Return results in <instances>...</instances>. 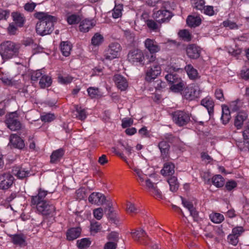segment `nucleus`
Masks as SVG:
<instances>
[{"mask_svg": "<svg viewBox=\"0 0 249 249\" xmlns=\"http://www.w3.org/2000/svg\"><path fill=\"white\" fill-rule=\"evenodd\" d=\"M37 192L36 195L31 196V207L36 209V212L43 217H52L55 213L56 207L54 203L46 199L48 191L39 188Z\"/></svg>", "mask_w": 249, "mask_h": 249, "instance_id": "nucleus-1", "label": "nucleus"}, {"mask_svg": "<svg viewBox=\"0 0 249 249\" xmlns=\"http://www.w3.org/2000/svg\"><path fill=\"white\" fill-rule=\"evenodd\" d=\"M34 17L39 20L36 27V32L38 35L42 36L49 35L53 31L54 23L57 20L56 17L41 12H36Z\"/></svg>", "mask_w": 249, "mask_h": 249, "instance_id": "nucleus-2", "label": "nucleus"}, {"mask_svg": "<svg viewBox=\"0 0 249 249\" xmlns=\"http://www.w3.org/2000/svg\"><path fill=\"white\" fill-rule=\"evenodd\" d=\"M20 45L15 42L7 40L0 45V54L3 60H8L18 56Z\"/></svg>", "mask_w": 249, "mask_h": 249, "instance_id": "nucleus-3", "label": "nucleus"}, {"mask_svg": "<svg viewBox=\"0 0 249 249\" xmlns=\"http://www.w3.org/2000/svg\"><path fill=\"white\" fill-rule=\"evenodd\" d=\"M165 78L170 85V89L174 92H180L183 90L185 87V82L176 72H174L166 74Z\"/></svg>", "mask_w": 249, "mask_h": 249, "instance_id": "nucleus-4", "label": "nucleus"}, {"mask_svg": "<svg viewBox=\"0 0 249 249\" xmlns=\"http://www.w3.org/2000/svg\"><path fill=\"white\" fill-rule=\"evenodd\" d=\"M144 46L149 53V55H146L148 59L147 63L154 62L157 59L156 53L160 52L161 50L159 43L155 39L147 38L144 41Z\"/></svg>", "mask_w": 249, "mask_h": 249, "instance_id": "nucleus-5", "label": "nucleus"}, {"mask_svg": "<svg viewBox=\"0 0 249 249\" xmlns=\"http://www.w3.org/2000/svg\"><path fill=\"white\" fill-rule=\"evenodd\" d=\"M127 60L133 65L143 66L145 65L144 53L139 48L129 50L127 55Z\"/></svg>", "mask_w": 249, "mask_h": 249, "instance_id": "nucleus-6", "label": "nucleus"}, {"mask_svg": "<svg viewBox=\"0 0 249 249\" xmlns=\"http://www.w3.org/2000/svg\"><path fill=\"white\" fill-rule=\"evenodd\" d=\"M122 48L121 45L116 42H111L104 50L103 57L101 58L102 61L111 60L117 58L121 52Z\"/></svg>", "mask_w": 249, "mask_h": 249, "instance_id": "nucleus-7", "label": "nucleus"}, {"mask_svg": "<svg viewBox=\"0 0 249 249\" xmlns=\"http://www.w3.org/2000/svg\"><path fill=\"white\" fill-rule=\"evenodd\" d=\"M173 122L178 126L187 125L191 121V114L185 110H177L171 113Z\"/></svg>", "mask_w": 249, "mask_h": 249, "instance_id": "nucleus-8", "label": "nucleus"}, {"mask_svg": "<svg viewBox=\"0 0 249 249\" xmlns=\"http://www.w3.org/2000/svg\"><path fill=\"white\" fill-rule=\"evenodd\" d=\"M4 123L7 127L12 131H18L23 129V126L19 120V115L17 111L7 114Z\"/></svg>", "mask_w": 249, "mask_h": 249, "instance_id": "nucleus-9", "label": "nucleus"}, {"mask_svg": "<svg viewBox=\"0 0 249 249\" xmlns=\"http://www.w3.org/2000/svg\"><path fill=\"white\" fill-rule=\"evenodd\" d=\"M131 234L133 240L140 245L145 246L150 242L146 232L142 229L133 230Z\"/></svg>", "mask_w": 249, "mask_h": 249, "instance_id": "nucleus-10", "label": "nucleus"}, {"mask_svg": "<svg viewBox=\"0 0 249 249\" xmlns=\"http://www.w3.org/2000/svg\"><path fill=\"white\" fill-rule=\"evenodd\" d=\"M182 96L184 99L193 101L198 98L200 96V90H197L194 84L189 85L183 89Z\"/></svg>", "mask_w": 249, "mask_h": 249, "instance_id": "nucleus-11", "label": "nucleus"}, {"mask_svg": "<svg viewBox=\"0 0 249 249\" xmlns=\"http://www.w3.org/2000/svg\"><path fill=\"white\" fill-rule=\"evenodd\" d=\"M161 69L159 64H156L149 67L145 75V80L148 82H151L161 73Z\"/></svg>", "mask_w": 249, "mask_h": 249, "instance_id": "nucleus-12", "label": "nucleus"}, {"mask_svg": "<svg viewBox=\"0 0 249 249\" xmlns=\"http://www.w3.org/2000/svg\"><path fill=\"white\" fill-rule=\"evenodd\" d=\"M202 49L196 44H188L186 48V54L192 59H197L201 55Z\"/></svg>", "mask_w": 249, "mask_h": 249, "instance_id": "nucleus-13", "label": "nucleus"}, {"mask_svg": "<svg viewBox=\"0 0 249 249\" xmlns=\"http://www.w3.org/2000/svg\"><path fill=\"white\" fill-rule=\"evenodd\" d=\"M14 178L10 173H3L0 174V189L7 190L14 183Z\"/></svg>", "mask_w": 249, "mask_h": 249, "instance_id": "nucleus-14", "label": "nucleus"}, {"mask_svg": "<svg viewBox=\"0 0 249 249\" xmlns=\"http://www.w3.org/2000/svg\"><path fill=\"white\" fill-rule=\"evenodd\" d=\"M158 147L160 152V158L163 161H168L170 159V145L165 141L164 140H161L159 142Z\"/></svg>", "mask_w": 249, "mask_h": 249, "instance_id": "nucleus-15", "label": "nucleus"}, {"mask_svg": "<svg viewBox=\"0 0 249 249\" xmlns=\"http://www.w3.org/2000/svg\"><path fill=\"white\" fill-rule=\"evenodd\" d=\"M172 17L171 12L164 9H160L154 12L153 15V17L160 24L168 21Z\"/></svg>", "mask_w": 249, "mask_h": 249, "instance_id": "nucleus-16", "label": "nucleus"}, {"mask_svg": "<svg viewBox=\"0 0 249 249\" xmlns=\"http://www.w3.org/2000/svg\"><path fill=\"white\" fill-rule=\"evenodd\" d=\"M73 110L72 111L73 117L82 122L86 119L88 113L87 108H84L80 105H74Z\"/></svg>", "mask_w": 249, "mask_h": 249, "instance_id": "nucleus-17", "label": "nucleus"}, {"mask_svg": "<svg viewBox=\"0 0 249 249\" xmlns=\"http://www.w3.org/2000/svg\"><path fill=\"white\" fill-rule=\"evenodd\" d=\"M12 174L18 178L23 179L31 176V170L23 168L21 166H14L12 170Z\"/></svg>", "mask_w": 249, "mask_h": 249, "instance_id": "nucleus-18", "label": "nucleus"}, {"mask_svg": "<svg viewBox=\"0 0 249 249\" xmlns=\"http://www.w3.org/2000/svg\"><path fill=\"white\" fill-rule=\"evenodd\" d=\"M165 161V162L163 164L162 168L160 171L161 175L166 178L174 176L175 172V164L169 160Z\"/></svg>", "mask_w": 249, "mask_h": 249, "instance_id": "nucleus-19", "label": "nucleus"}, {"mask_svg": "<svg viewBox=\"0 0 249 249\" xmlns=\"http://www.w3.org/2000/svg\"><path fill=\"white\" fill-rule=\"evenodd\" d=\"M13 23L19 28L23 27L26 23V17L23 13L19 11H13L11 14Z\"/></svg>", "mask_w": 249, "mask_h": 249, "instance_id": "nucleus-20", "label": "nucleus"}, {"mask_svg": "<svg viewBox=\"0 0 249 249\" xmlns=\"http://www.w3.org/2000/svg\"><path fill=\"white\" fill-rule=\"evenodd\" d=\"M113 80L117 88L121 91L125 90L128 87V82L126 79L120 74H115Z\"/></svg>", "mask_w": 249, "mask_h": 249, "instance_id": "nucleus-21", "label": "nucleus"}, {"mask_svg": "<svg viewBox=\"0 0 249 249\" xmlns=\"http://www.w3.org/2000/svg\"><path fill=\"white\" fill-rule=\"evenodd\" d=\"M82 229L80 227H72L68 229L66 232V240L72 241L81 236Z\"/></svg>", "mask_w": 249, "mask_h": 249, "instance_id": "nucleus-22", "label": "nucleus"}, {"mask_svg": "<svg viewBox=\"0 0 249 249\" xmlns=\"http://www.w3.org/2000/svg\"><path fill=\"white\" fill-rule=\"evenodd\" d=\"M106 200V198L103 194L97 192H93L88 198V200L90 203L97 205L103 204Z\"/></svg>", "mask_w": 249, "mask_h": 249, "instance_id": "nucleus-23", "label": "nucleus"}, {"mask_svg": "<svg viewBox=\"0 0 249 249\" xmlns=\"http://www.w3.org/2000/svg\"><path fill=\"white\" fill-rule=\"evenodd\" d=\"M134 175L136 176V179L139 185L144 189H146L149 185L152 184V182L147 178L146 175L143 173L141 170L138 171V172Z\"/></svg>", "mask_w": 249, "mask_h": 249, "instance_id": "nucleus-24", "label": "nucleus"}, {"mask_svg": "<svg viewBox=\"0 0 249 249\" xmlns=\"http://www.w3.org/2000/svg\"><path fill=\"white\" fill-rule=\"evenodd\" d=\"M200 104L207 108L210 116H213L215 104L213 99L211 97L207 96L202 99Z\"/></svg>", "mask_w": 249, "mask_h": 249, "instance_id": "nucleus-25", "label": "nucleus"}, {"mask_svg": "<svg viewBox=\"0 0 249 249\" xmlns=\"http://www.w3.org/2000/svg\"><path fill=\"white\" fill-rule=\"evenodd\" d=\"M65 150L63 148H60L54 150L50 156V162L51 164L58 163L65 155Z\"/></svg>", "mask_w": 249, "mask_h": 249, "instance_id": "nucleus-26", "label": "nucleus"}, {"mask_svg": "<svg viewBox=\"0 0 249 249\" xmlns=\"http://www.w3.org/2000/svg\"><path fill=\"white\" fill-rule=\"evenodd\" d=\"M248 115L245 112L241 111L237 113L235 117L234 125L237 129H241L243 125L244 122L248 119Z\"/></svg>", "mask_w": 249, "mask_h": 249, "instance_id": "nucleus-27", "label": "nucleus"}, {"mask_svg": "<svg viewBox=\"0 0 249 249\" xmlns=\"http://www.w3.org/2000/svg\"><path fill=\"white\" fill-rule=\"evenodd\" d=\"M95 25V24L93 22L92 19L86 18L81 20L79 25V30L81 32L86 33L88 32Z\"/></svg>", "mask_w": 249, "mask_h": 249, "instance_id": "nucleus-28", "label": "nucleus"}, {"mask_svg": "<svg viewBox=\"0 0 249 249\" xmlns=\"http://www.w3.org/2000/svg\"><path fill=\"white\" fill-rule=\"evenodd\" d=\"M141 212L140 208L135 204L128 201L126 204V213L131 216L134 217Z\"/></svg>", "mask_w": 249, "mask_h": 249, "instance_id": "nucleus-29", "label": "nucleus"}, {"mask_svg": "<svg viewBox=\"0 0 249 249\" xmlns=\"http://www.w3.org/2000/svg\"><path fill=\"white\" fill-rule=\"evenodd\" d=\"M59 48L62 55L65 57L69 56L72 48V44L69 41H61Z\"/></svg>", "mask_w": 249, "mask_h": 249, "instance_id": "nucleus-30", "label": "nucleus"}, {"mask_svg": "<svg viewBox=\"0 0 249 249\" xmlns=\"http://www.w3.org/2000/svg\"><path fill=\"white\" fill-rule=\"evenodd\" d=\"M202 22L201 18L199 15H189L186 19V23L191 28H196L199 26Z\"/></svg>", "mask_w": 249, "mask_h": 249, "instance_id": "nucleus-31", "label": "nucleus"}, {"mask_svg": "<svg viewBox=\"0 0 249 249\" xmlns=\"http://www.w3.org/2000/svg\"><path fill=\"white\" fill-rule=\"evenodd\" d=\"M146 189H147L150 194L156 199L158 200L162 199L163 196L162 193L157 188L156 183L152 182V184L149 185Z\"/></svg>", "mask_w": 249, "mask_h": 249, "instance_id": "nucleus-32", "label": "nucleus"}, {"mask_svg": "<svg viewBox=\"0 0 249 249\" xmlns=\"http://www.w3.org/2000/svg\"><path fill=\"white\" fill-rule=\"evenodd\" d=\"M10 142L15 147L22 149L25 147L24 141L17 134L10 136Z\"/></svg>", "mask_w": 249, "mask_h": 249, "instance_id": "nucleus-33", "label": "nucleus"}, {"mask_svg": "<svg viewBox=\"0 0 249 249\" xmlns=\"http://www.w3.org/2000/svg\"><path fill=\"white\" fill-rule=\"evenodd\" d=\"M10 237L12 240V243L16 245H18L19 246H25L26 243V237L25 236L21 234H15L10 235Z\"/></svg>", "mask_w": 249, "mask_h": 249, "instance_id": "nucleus-34", "label": "nucleus"}, {"mask_svg": "<svg viewBox=\"0 0 249 249\" xmlns=\"http://www.w3.org/2000/svg\"><path fill=\"white\" fill-rule=\"evenodd\" d=\"M184 70L190 79L196 80L200 77L197 71L191 64L187 65L185 67Z\"/></svg>", "mask_w": 249, "mask_h": 249, "instance_id": "nucleus-35", "label": "nucleus"}, {"mask_svg": "<svg viewBox=\"0 0 249 249\" xmlns=\"http://www.w3.org/2000/svg\"><path fill=\"white\" fill-rule=\"evenodd\" d=\"M166 181L169 185L170 190L171 192L174 193L178 190L180 184L178 181L177 177L173 176L168 177L167 178Z\"/></svg>", "mask_w": 249, "mask_h": 249, "instance_id": "nucleus-36", "label": "nucleus"}, {"mask_svg": "<svg viewBox=\"0 0 249 249\" xmlns=\"http://www.w3.org/2000/svg\"><path fill=\"white\" fill-rule=\"evenodd\" d=\"M104 41V37L99 33H96L91 39V44L94 47L100 46Z\"/></svg>", "mask_w": 249, "mask_h": 249, "instance_id": "nucleus-37", "label": "nucleus"}, {"mask_svg": "<svg viewBox=\"0 0 249 249\" xmlns=\"http://www.w3.org/2000/svg\"><path fill=\"white\" fill-rule=\"evenodd\" d=\"M212 182L217 188L222 187L225 182L224 178L220 175H215L212 178Z\"/></svg>", "mask_w": 249, "mask_h": 249, "instance_id": "nucleus-38", "label": "nucleus"}, {"mask_svg": "<svg viewBox=\"0 0 249 249\" xmlns=\"http://www.w3.org/2000/svg\"><path fill=\"white\" fill-rule=\"evenodd\" d=\"M52 83V79L51 77L47 75H43L40 79L39 84V86L42 89L51 86Z\"/></svg>", "mask_w": 249, "mask_h": 249, "instance_id": "nucleus-39", "label": "nucleus"}, {"mask_svg": "<svg viewBox=\"0 0 249 249\" xmlns=\"http://www.w3.org/2000/svg\"><path fill=\"white\" fill-rule=\"evenodd\" d=\"M91 242L89 238H84L76 241V245L79 249H86L88 248Z\"/></svg>", "mask_w": 249, "mask_h": 249, "instance_id": "nucleus-40", "label": "nucleus"}, {"mask_svg": "<svg viewBox=\"0 0 249 249\" xmlns=\"http://www.w3.org/2000/svg\"><path fill=\"white\" fill-rule=\"evenodd\" d=\"M102 226L100 223L93 219L90 221V232L91 234H95L100 232L102 230Z\"/></svg>", "mask_w": 249, "mask_h": 249, "instance_id": "nucleus-41", "label": "nucleus"}, {"mask_svg": "<svg viewBox=\"0 0 249 249\" xmlns=\"http://www.w3.org/2000/svg\"><path fill=\"white\" fill-rule=\"evenodd\" d=\"M209 218L212 222L215 224H220L224 220V215L216 212H213L210 214Z\"/></svg>", "mask_w": 249, "mask_h": 249, "instance_id": "nucleus-42", "label": "nucleus"}, {"mask_svg": "<svg viewBox=\"0 0 249 249\" xmlns=\"http://www.w3.org/2000/svg\"><path fill=\"white\" fill-rule=\"evenodd\" d=\"M73 79L74 77L70 74H60L58 76V82L64 85L70 84L72 82Z\"/></svg>", "mask_w": 249, "mask_h": 249, "instance_id": "nucleus-43", "label": "nucleus"}, {"mask_svg": "<svg viewBox=\"0 0 249 249\" xmlns=\"http://www.w3.org/2000/svg\"><path fill=\"white\" fill-rule=\"evenodd\" d=\"M66 20L69 25L77 24L80 22L81 18L79 15L73 14L68 16Z\"/></svg>", "mask_w": 249, "mask_h": 249, "instance_id": "nucleus-44", "label": "nucleus"}, {"mask_svg": "<svg viewBox=\"0 0 249 249\" xmlns=\"http://www.w3.org/2000/svg\"><path fill=\"white\" fill-rule=\"evenodd\" d=\"M123 5L121 4H115L112 10V16L114 18H121L122 16Z\"/></svg>", "mask_w": 249, "mask_h": 249, "instance_id": "nucleus-45", "label": "nucleus"}, {"mask_svg": "<svg viewBox=\"0 0 249 249\" xmlns=\"http://www.w3.org/2000/svg\"><path fill=\"white\" fill-rule=\"evenodd\" d=\"M178 36L183 40L185 41H190L192 39V35L187 29H182L179 31L178 33Z\"/></svg>", "mask_w": 249, "mask_h": 249, "instance_id": "nucleus-46", "label": "nucleus"}, {"mask_svg": "<svg viewBox=\"0 0 249 249\" xmlns=\"http://www.w3.org/2000/svg\"><path fill=\"white\" fill-rule=\"evenodd\" d=\"M88 96L91 99L98 98L100 96V93L99 88L96 87H90L87 89Z\"/></svg>", "mask_w": 249, "mask_h": 249, "instance_id": "nucleus-47", "label": "nucleus"}, {"mask_svg": "<svg viewBox=\"0 0 249 249\" xmlns=\"http://www.w3.org/2000/svg\"><path fill=\"white\" fill-rule=\"evenodd\" d=\"M191 3L194 9L203 11L205 4V0H191Z\"/></svg>", "mask_w": 249, "mask_h": 249, "instance_id": "nucleus-48", "label": "nucleus"}, {"mask_svg": "<svg viewBox=\"0 0 249 249\" xmlns=\"http://www.w3.org/2000/svg\"><path fill=\"white\" fill-rule=\"evenodd\" d=\"M55 119V115L52 113H44L40 116V120L44 123H51Z\"/></svg>", "mask_w": 249, "mask_h": 249, "instance_id": "nucleus-49", "label": "nucleus"}, {"mask_svg": "<svg viewBox=\"0 0 249 249\" xmlns=\"http://www.w3.org/2000/svg\"><path fill=\"white\" fill-rule=\"evenodd\" d=\"M221 25L223 27L228 28L230 30L238 29L239 27L236 22L232 21L229 19L223 21Z\"/></svg>", "mask_w": 249, "mask_h": 249, "instance_id": "nucleus-50", "label": "nucleus"}, {"mask_svg": "<svg viewBox=\"0 0 249 249\" xmlns=\"http://www.w3.org/2000/svg\"><path fill=\"white\" fill-rule=\"evenodd\" d=\"M201 160L206 164H213V159L208 154L207 152H202L200 153Z\"/></svg>", "mask_w": 249, "mask_h": 249, "instance_id": "nucleus-51", "label": "nucleus"}, {"mask_svg": "<svg viewBox=\"0 0 249 249\" xmlns=\"http://www.w3.org/2000/svg\"><path fill=\"white\" fill-rule=\"evenodd\" d=\"M190 215L193 217V220L197 223H199L203 220V218L199 216V213L195 207L189 211Z\"/></svg>", "mask_w": 249, "mask_h": 249, "instance_id": "nucleus-52", "label": "nucleus"}, {"mask_svg": "<svg viewBox=\"0 0 249 249\" xmlns=\"http://www.w3.org/2000/svg\"><path fill=\"white\" fill-rule=\"evenodd\" d=\"M18 26L14 23H9L6 29L7 34L10 36L16 35L18 31Z\"/></svg>", "mask_w": 249, "mask_h": 249, "instance_id": "nucleus-53", "label": "nucleus"}, {"mask_svg": "<svg viewBox=\"0 0 249 249\" xmlns=\"http://www.w3.org/2000/svg\"><path fill=\"white\" fill-rule=\"evenodd\" d=\"M11 11L9 9L0 8V21H7L11 16Z\"/></svg>", "mask_w": 249, "mask_h": 249, "instance_id": "nucleus-54", "label": "nucleus"}, {"mask_svg": "<svg viewBox=\"0 0 249 249\" xmlns=\"http://www.w3.org/2000/svg\"><path fill=\"white\" fill-rule=\"evenodd\" d=\"M152 86L155 88L156 90H162L166 86V84L165 82L162 81L160 79H158L156 81H153Z\"/></svg>", "mask_w": 249, "mask_h": 249, "instance_id": "nucleus-55", "label": "nucleus"}, {"mask_svg": "<svg viewBox=\"0 0 249 249\" xmlns=\"http://www.w3.org/2000/svg\"><path fill=\"white\" fill-rule=\"evenodd\" d=\"M243 102L239 99L232 101L230 103V107L233 111H237L242 106Z\"/></svg>", "mask_w": 249, "mask_h": 249, "instance_id": "nucleus-56", "label": "nucleus"}, {"mask_svg": "<svg viewBox=\"0 0 249 249\" xmlns=\"http://www.w3.org/2000/svg\"><path fill=\"white\" fill-rule=\"evenodd\" d=\"M29 147L31 151H37L36 147V140L34 136H30L28 139Z\"/></svg>", "mask_w": 249, "mask_h": 249, "instance_id": "nucleus-57", "label": "nucleus"}, {"mask_svg": "<svg viewBox=\"0 0 249 249\" xmlns=\"http://www.w3.org/2000/svg\"><path fill=\"white\" fill-rule=\"evenodd\" d=\"M108 242H116L118 244L119 241V234L115 231H111L107 236Z\"/></svg>", "mask_w": 249, "mask_h": 249, "instance_id": "nucleus-58", "label": "nucleus"}, {"mask_svg": "<svg viewBox=\"0 0 249 249\" xmlns=\"http://www.w3.org/2000/svg\"><path fill=\"white\" fill-rule=\"evenodd\" d=\"M237 186V182L234 180H228L226 182L225 188L229 192L232 191Z\"/></svg>", "mask_w": 249, "mask_h": 249, "instance_id": "nucleus-59", "label": "nucleus"}, {"mask_svg": "<svg viewBox=\"0 0 249 249\" xmlns=\"http://www.w3.org/2000/svg\"><path fill=\"white\" fill-rule=\"evenodd\" d=\"M238 76L239 78L245 81L249 80V68L241 70Z\"/></svg>", "mask_w": 249, "mask_h": 249, "instance_id": "nucleus-60", "label": "nucleus"}, {"mask_svg": "<svg viewBox=\"0 0 249 249\" xmlns=\"http://www.w3.org/2000/svg\"><path fill=\"white\" fill-rule=\"evenodd\" d=\"M86 196V191L85 188L82 187L76 191L75 196L76 199L81 200L84 199Z\"/></svg>", "mask_w": 249, "mask_h": 249, "instance_id": "nucleus-61", "label": "nucleus"}, {"mask_svg": "<svg viewBox=\"0 0 249 249\" xmlns=\"http://www.w3.org/2000/svg\"><path fill=\"white\" fill-rule=\"evenodd\" d=\"M227 239L229 243L233 246H236L239 241V237L232 232L228 236Z\"/></svg>", "mask_w": 249, "mask_h": 249, "instance_id": "nucleus-62", "label": "nucleus"}, {"mask_svg": "<svg viewBox=\"0 0 249 249\" xmlns=\"http://www.w3.org/2000/svg\"><path fill=\"white\" fill-rule=\"evenodd\" d=\"M93 215L95 218L97 220H100L103 216V210L102 208L95 209L93 211Z\"/></svg>", "mask_w": 249, "mask_h": 249, "instance_id": "nucleus-63", "label": "nucleus"}, {"mask_svg": "<svg viewBox=\"0 0 249 249\" xmlns=\"http://www.w3.org/2000/svg\"><path fill=\"white\" fill-rule=\"evenodd\" d=\"M163 139L165 141L167 142L168 143H172L178 141V138L174 136L171 133H167L164 136V138Z\"/></svg>", "mask_w": 249, "mask_h": 249, "instance_id": "nucleus-64", "label": "nucleus"}]
</instances>
